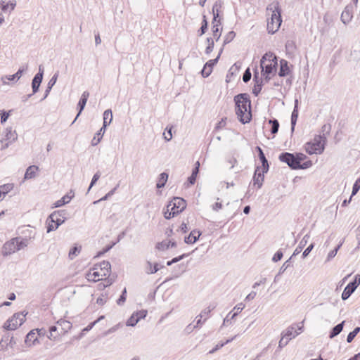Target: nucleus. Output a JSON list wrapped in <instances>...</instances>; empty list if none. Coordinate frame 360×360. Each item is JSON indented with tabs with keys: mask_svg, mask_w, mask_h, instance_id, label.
<instances>
[{
	"mask_svg": "<svg viewBox=\"0 0 360 360\" xmlns=\"http://www.w3.org/2000/svg\"><path fill=\"white\" fill-rule=\"evenodd\" d=\"M236 114L243 124L249 123L252 119L251 101L247 94H239L234 97Z\"/></svg>",
	"mask_w": 360,
	"mask_h": 360,
	"instance_id": "f257e3e1",
	"label": "nucleus"
},
{
	"mask_svg": "<svg viewBox=\"0 0 360 360\" xmlns=\"http://www.w3.org/2000/svg\"><path fill=\"white\" fill-rule=\"evenodd\" d=\"M278 65V59L276 55L271 52L266 53L261 58L260 68L262 73L266 80H269V75L276 72Z\"/></svg>",
	"mask_w": 360,
	"mask_h": 360,
	"instance_id": "f03ea898",
	"label": "nucleus"
},
{
	"mask_svg": "<svg viewBox=\"0 0 360 360\" xmlns=\"http://www.w3.org/2000/svg\"><path fill=\"white\" fill-rule=\"evenodd\" d=\"M271 10L272 13L270 20L267 22V30L270 34H274L280 27L281 19V10L279 8L278 4L271 5Z\"/></svg>",
	"mask_w": 360,
	"mask_h": 360,
	"instance_id": "7ed1b4c3",
	"label": "nucleus"
},
{
	"mask_svg": "<svg viewBox=\"0 0 360 360\" xmlns=\"http://www.w3.org/2000/svg\"><path fill=\"white\" fill-rule=\"evenodd\" d=\"M326 138L324 135L316 136L313 141L307 142L305 144V151L309 154H321L325 148Z\"/></svg>",
	"mask_w": 360,
	"mask_h": 360,
	"instance_id": "20e7f679",
	"label": "nucleus"
},
{
	"mask_svg": "<svg viewBox=\"0 0 360 360\" xmlns=\"http://www.w3.org/2000/svg\"><path fill=\"white\" fill-rule=\"evenodd\" d=\"M65 210H58L51 213L46 219L47 233L56 230L65 221Z\"/></svg>",
	"mask_w": 360,
	"mask_h": 360,
	"instance_id": "39448f33",
	"label": "nucleus"
},
{
	"mask_svg": "<svg viewBox=\"0 0 360 360\" xmlns=\"http://www.w3.org/2000/svg\"><path fill=\"white\" fill-rule=\"evenodd\" d=\"M26 314L15 313L11 319L6 321L4 324V328L7 330H15L18 326H21L25 321Z\"/></svg>",
	"mask_w": 360,
	"mask_h": 360,
	"instance_id": "423d86ee",
	"label": "nucleus"
},
{
	"mask_svg": "<svg viewBox=\"0 0 360 360\" xmlns=\"http://www.w3.org/2000/svg\"><path fill=\"white\" fill-rule=\"evenodd\" d=\"M360 284V275L356 274L354 276V279L353 281L349 282L347 285L344 289L341 297L342 300H347L351 295L355 291V290L357 288V287Z\"/></svg>",
	"mask_w": 360,
	"mask_h": 360,
	"instance_id": "0eeeda50",
	"label": "nucleus"
},
{
	"mask_svg": "<svg viewBox=\"0 0 360 360\" xmlns=\"http://www.w3.org/2000/svg\"><path fill=\"white\" fill-rule=\"evenodd\" d=\"M295 158L296 156H295L294 153L283 152L279 155L278 160L282 162L286 163L290 169H297L298 165H297V162L295 160Z\"/></svg>",
	"mask_w": 360,
	"mask_h": 360,
	"instance_id": "6e6552de",
	"label": "nucleus"
},
{
	"mask_svg": "<svg viewBox=\"0 0 360 360\" xmlns=\"http://www.w3.org/2000/svg\"><path fill=\"white\" fill-rule=\"evenodd\" d=\"M44 72V67L40 65L39 67V72L34 75L32 80V94H35L39 91V86L43 80Z\"/></svg>",
	"mask_w": 360,
	"mask_h": 360,
	"instance_id": "1a4fd4ad",
	"label": "nucleus"
},
{
	"mask_svg": "<svg viewBox=\"0 0 360 360\" xmlns=\"http://www.w3.org/2000/svg\"><path fill=\"white\" fill-rule=\"evenodd\" d=\"M186 207V200L181 198L176 197L169 202L167 207L169 208L172 211H178V214L184 210Z\"/></svg>",
	"mask_w": 360,
	"mask_h": 360,
	"instance_id": "9d476101",
	"label": "nucleus"
},
{
	"mask_svg": "<svg viewBox=\"0 0 360 360\" xmlns=\"http://www.w3.org/2000/svg\"><path fill=\"white\" fill-rule=\"evenodd\" d=\"M297 330L295 329L294 326H291L288 327L285 331L282 333V335L288 339L289 341L292 339L297 336L300 333L302 332L303 324L302 323H299L297 326Z\"/></svg>",
	"mask_w": 360,
	"mask_h": 360,
	"instance_id": "9b49d317",
	"label": "nucleus"
},
{
	"mask_svg": "<svg viewBox=\"0 0 360 360\" xmlns=\"http://www.w3.org/2000/svg\"><path fill=\"white\" fill-rule=\"evenodd\" d=\"M28 65L26 64L25 66L20 67L16 73L12 75H5L1 77V81L3 84H7L8 82L6 80H8L11 82H17L20 79L22 75L27 70Z\"/></svg>",
	"mask_w": 360,
	"mask_h": 360,
	"instance_id": "f8f14e48",
	"label": "nucleus"
},
{
	"mask_svg": "<svg viewBox=\"0 0 360 360\" xmlns=\"http://www.w3.org/2000/svg\"><path fill=\"white\" fill-rule=\"evenodd\" d=\"M264 174L259 166H257L252 178L253 186H257V188L262 186L264 180Z\"/></svg>",
	"mask_w": 360,
	"mask_h": 360,
	"instance_id": "ddd939ff",
	"label": "nucleus"
},
{
	"mask_svg": "<svg viewBox=\"0 0 360 360\" xmlns=\"http://www.w3.org/2000/svg\"><path fill=\"white\" fill-rule=\"evenodd\" d=\"M89 96V93L87 91H85L82 93L81 98L77 104L78 113H77L76 117L75 118V120L71 123V125H72L76 122L77 119L79 117V116L80 115V114L84 109Z\"/></svg>",
	"mask_w": 360,
	"mask_h": 360,
	"instance_id": "4468645a",
	"label": "nucleus"
},
{
	"mask_svg": "<svg viewBox=\"0 0 360 360\" xmlns=\"http://www.w3.org/2000/svg\"><path fill=\"white\" fill-rule=\"evenodd\" d=\"M245 308V304L243 303H239L235 306L233 308V311H236L233 314H231V312H229L227 316L225 317L223 321V326L231 323V320L234 319L236 316L240 313L243 309Z\"/></svg>",
	"mask_w": 360,
	"mask_h": 360,
	"instance_id": "2eb2a0df",
	"label": "nucleus"
},
{
	"mask_svg": "<svg viewBox=\"0 0 360 360\" xmlns=\"http://www.w3.org/2000/svg\"><path fill=\"white\" fill-rule=\"evenodd\" d=\"M16 240L17 239L13 238L11 240L4 243L3 248H2L3 255L7 256V255L14 253L15 252L17 251V248L15 245V243L17 241Z\"/></svg>",
	"mask_w": 360,
	"mask_h": 360,
	"instance_id": "dca6fc26",
	"label": "nucleus"
},
{
	"mask_svg": "<svg viewBox=\"0 0 360 360\" xmlns=\"http://www.w3.org/2000/svg\"><path fill=\"white\" fill-rule=\"evenodd\" d=\"M352 10V6L351 5H347L342 11L340 20L345 25L348 24L352 20L353 18Z\"/></svg>",
	"mask_w": 360,
	"mask_h": 360,
	"instance_id": "f3484780",
	"label": "nucleus"
},
{
	"mask_svg": "<svg viewBox=\"0 0 360 360\" xmlns=\"http://www.w3.org/2000/svg\"><path fill=\"white\" fill-rule=\"evenodd\" d=\"M98 267H99L101 269V271H103L101 276H110L111 264L109 262L103 261L99 264H96L94 269H97Z\"/></svg>",
	"mask_w": 360,
	"mask_h": 360,
	"instance_id": "a211bd4d",
	"label": "nucleus"
},
{
	"mask_svg": "<svg viewBox=\"0 0 360 360\" xmlns=\"http://www.w3.org/2000/svg\"><path fill=\"white\" fill-rule=\"evenodd\" d=\"M201 235V232L196 229L193 230L188 236L184 238V242L186 244H193L195 243L199 238Z\"/></svg>",
	"mask_w": 360,
	"mask_h": 360,
	"instance_id": "6ab92c4d",
	"label": "nucleus"
},
{
	"mask_svg": "<svg viewBox=\"0 0 360 360\" xmlns=\"http://www.w3.org/2000/svg\"><path fill=\"white\" fill-rule=\"evenodd\" d=\"M176 242L174 240H162L157 243L156 248L158 250L164 251L168 250L169 248H176Z\"/></svg>",
	"mask_w": 360,
	"mask_h": 360,
	"instance_id": "aec40b11",
	"label": "nucleus"
},
{
	"mask_svg": "<svg viewBox=\"0 0 360 360\" xmlns=\"http://www.w3.org/2000/svg\"><path fill=\"white\" fill-rule=\"evenodd\" d=\"M290 70L288 66V62L285 59L280 60V69L278 75L280 77H285L290 74Z\"/></svg>",
	"mask_w": 360,
	"mask_h": 360,
	"instance_id": "412c9836",
	"label": "nucleus"
},
{
	"mask_svg": "<svg viewBox=\"0 0 360 360\" xmlns=\"http://www.w3.org/2000/svg\"><path fill=\"white\" fill-rule=\"evenodd\" d=\"M38 170L39 167L37 165L29 166L25 171L24 179L27 180L35 178Z\"/></svg>",
	"mask_w": 360,
	"mask_h": 360,
	"instance_id": "4be33fe9",
	"label": "nucleus"
},
{
	"mask_svg": "<svg viewBox=\"0 0 360 360\" xmlns=\"http://www.w3.org/2000/svg\"><path fill=\"white\" fill-rule=\"evenodd\" d=\"M298 118V101L296 99L295 101L294 109L291 114V131L292 133L295 130V127Z\"/></svg>",
	"mask_w": 360,
	"mask_h": 360,
	"instance_id": "5701e85b",
	"label": "nucleus"
},
{
	"mask_svg": "<svg viewBox=\"0 0 360 360\" xmlns=\"http://www.w3.org/2000/svg\"><path fill=\"white\" fill-rule=\"evenodd\" d=\"M72 191H70V193L65 195L60 200L56 201L53 204L54 207H60L68 203L72 200V198L74 197V194L70 195V193H72Z\"/></svg>",
	"mask_w": 360,
	"mask_h": 360,
	"instance_id": "b1692460",
	"label": "nucleus"
},
{
	"mask_svg": "<svg viewBox=\"0 0 360 360\" xmlns=\"http://www.w3.org/2000/svg\"><path fill=\"white\" fill-rule=\"evenodd\" d=\"M345 323V321H342L341 323L334 326L330 331L329 338L330 339H333L337 335H338L342 331Z\"/></svg>",
	"mask_w": 360,
	"mask_h": 360,
	"instance_id": "393cba45",
	"label": "nucleus"
},
{
	"mask_svg": "<svg viewBox=\"0 0 360 360\" xmlns=\"http://www.w3.org/2000/svg\"><path fill=\"white\" fill-rule=\"evenodd\" d=\"M17 139H18V135H17L15 131H13L11 127L6 128L4 139L7 141H9V143H13L15 141H16Z\"/></svg>",
	"mask_w": 360,
	"mask_h": 360,
	"instance_id": "a878e982",
	"label": "nucleus"
},
{
	"mask_svg": "<svg viewBox=\"0 0 360 360\" xmlns=\"http://www.w3.org/2000/svg\"><path fill=\"white\" fill-rule=\"evenodd\" d=\"M309 238V235H308V234H306L302 238V239L300 240L298 246L295 250L292 257L297 255L298 254H300L301 252V251L302 250L303 248L307 244Z\"/></svg>",
	"mask_w": 360,
	"mask_h": 360,
	"instance_id": "bb28decb",
	"label": "nucleus"
},
{
	"mask_svg": "<svg viewBox=\"0 0 360 360\" xmlns=\"http://www.w3.org/2000/svg\"><path fill=\"white\" fill-rule=\"evenodd\" d=\"M112 120V113L110 109L105 110L103 112V129H105Z\"/></svg>",
	"mask_w": 360,
	"mask_h": 360,
	"instance_id": "cd10ccee",
	"label": "nucleus"
},
{
	"mask_svg": "<svg viewBox=\"0 0 360 360\" xmlns=\"http://www.w3.org/2000/svg\"><path fill=\"white\" fill-rule=\"evenodd\" d=\"M14 239H17L16 242L15 243V245L17 248V251H19L24 248L27 247L28 245L29 239L27 238H21V237H16L14 238Z\"/></svg>",
	"mask_w": 360,
	"mask_h": 360,
	"instance_id": "c85d7f7f",
	"label": "nucleus"
},
{
	"mask_svg": "<svg viewBox=\"0 0 360 360\" xmlns=\"http://www.w3.org/2000/svg\"><path fill=\"white\" fill-rule=\"evenodd\" d=\"M15 6H16L15 1L6 2L4 0H2L0 2V9H1V11L4 12L6 11L8 8H10L11 11L14 10Z\"/></svg>",
	"mask_w": 360,
	"mask_h": 360,
	"instance_id": "c756f323",
	"label": "nucleus"
},
{
	"mask_svg": "<svg viewBox=\"0 0 360 360\" xmlns=\"http://www.w3.org/2000/svg\"><path fill=\"white\" fill-rule=\"evenodd\" d=\"M105 129H103V127L98 131L96 136L91 140V145L93 146H95L100 143L101 140L102 139L105 134Z\"/></svg>",
	"mask_w": 360,
	"mask_h": 360,
	"instance_id": "7c9ffc66",
	"label": "nucleus"
},
{
	"mask_svg": "<svg viewBox=\"0 0 360 360\" xmlns=\"http://www.w3.org/2000/svg\"><path fill=\"white\" fill-rule=\"evenodd\" d=\"M168 174L166 172H162L159 175L158 181L156 184V187L158 188H161L165 186L168 179Z\"/></svg>",
	"mask_w": 360,
	"mask_h": 360,
	"instance_id": "2f4dec72",
	"label": "nucleus"
},
{
	"mask_svg": "<svg viewBox=\"0 0 360 360\" xmlns=\"http://www.w3.org/2000/svg\"><path fill=\"white\" fill-rule=\"evenodd\" d=\"M258 157L262 163V166L260 167L263 170V173H267L269 169V165L264 153L258 155Z\"/></svg>",
	"mask_w": 360,
	"mask_h": 360,
	"instance_id": "473e14b6",
	"label": "nucleus"
},
{
	"mask_svg": "<svg viewBox=\"0 0 360 360\" xmlns=\"http://www.w3.org/2000/svg\"><path fill=\"white\" fill-rule=\"evenodd\" d=\"M37 340V338L36 333L34 332V330H32L27 334L25 342L27 345L30 346L34 344Z\"/></svg>",
	"mask_w": 360,
	"mask_h": 360,
	"instance_id": "72a5a7b5",
	"label": "nucleus"
},
{
	"mask_svg": "<svg viewBox=\"0 0 360 360\" xmlns=\"http://www.w3.org/2000/svg\"><path fill=\"white\" fill-rule=\"evenodd\" d=\"M57 323L61 326V330L63 333H67L72 328V323L66 320L60 319Z\"/></svg>",
	"mask_w": 360,
	"mask_h": 360,
	"instance_id": "f704fd0d",
	"label": "nucleus"
},
{
	"mask_svg": "<svg viewBox=\"0 0 360 360\" xmlns=\"http://www.w3.org/2000/svg\"><path fill=\"white\" fill-rule=\"evenodd\" d=\"M268 123L271 125V133L272 134H276L279 129V122L276 119H270L268 121Z\"/></svg>",
	"mask_w": 360,
	"mask_h": 360,
	"instance_id": "c9c22d12",
	"label": "nucleus"
},
{
	"mask_svg": "<svg viewBox=\"0 0 360 360\" xmlns=\"http://www.w3.org/2000/svg\"><path fill=\"white\" fill-rule=\"evenodd\" d=\"M222 52H223V48H221L220 50H219V52L218 53V56H217V58H214V59H212V60H208L205 64V65L207 66V68H211V70H212L213 67L218 63L219 59Z\"/></svg>",
	"mask_w": 360,
	"mask_h": 360,
	"instance_id": "e433bc0d",
	"label": "nucleus"
},
{
	"mask_svg": "<svg viewBox=\"0 0 360 360\" xmlns=\"http://www.w3.org/2000/svg\"><path fill=\"white\" fill-rule=\"evenodd\" d=\"M13 188V184H6L2 186H0V198L3 195L4 196L8 192H10Z\"/></svg>",
	"mask_w": 360,
	"mask_h": 360,
	"instance_id": "4c0bfd02",
	"label": "nucleus"
},
{
	"mask_svg": "<svg viewBox=\"0 0 360 360\" xmlns=\"http://www.w3.org/2000/svg\"><path fill=\"white\" fill-rule=\"evenodd\" d=\"M343 242L344 240H342V241L340 242V243L335 248L334 250H331L330 252H329V253L328 254V256H327V259H326V261L327 262H329L333 258H334L335 257V255H337V252L338 251V250L340 248V247L343 244Z\"/></svg>",
	"mask_w": 360,
	"mask_h": 360,
	"instance_id": "58836bf2",
	"label": "nucleus"
},
{
	"mask_svg": "<svg viewBox=\"0 0 360 360\" xmlns=\"http://www.w3.org/2000/svg\"><path fill=\"white\" fill-rule=\"evenodd\" d=\"M208 27V22L207 20L206 16L203 15L202 21L201 23V27L200 30H198V35L202 36L203 35L207 30Z\"/></svg>",
	"mask_w": 360,
	"mask_h": 360,
	"instance_id": "ea45409f",
	"label": "nucleus"
},
{
	"mask_svg": "<svg viewBox=\"0 0 360 360\" xmlns=\"http://www.w3.org/2000/svg\"><path fill=\"white\" fill-rule=\"evenodd\" d=\"M236 37V33L235 32L233 31H230L229 32L226 36L224 37V43H223V46L221 48L224 49V47L228 44L229 43H230Z\"/></svg>",
	"mask_w": 360,
	"mask_h": 360,
	"instance_id": "a19ab883",
	"label": "nucleus"
},
{
	"mask_svg": "<svg viewBox=\"0 0 360 360\" xmlns=\"http://www.w3.org/2000/svg\"><path fill=\"white\" fill-rule=\"evenodd\" d=\"M263 86V82L262 80L257 81V82H255V86L252 89V94L257 96L260 93L262 88Z\"/></svg>",
	"mask_w": 360,
	"mask_h": 360,
	"instance_id": "79ce46f5",
	"label": "nucleus"
},
{
	"mask_svg": "<svg viewBox=\"0 0 360 360\" xmlns=\"http://www.w3.org/2000/svg\"><path fill=\"white\" fill-rule=\"evenodd\" d=\"M360 332V327H356L352 332H350L347 337V342L351 343L356 335Z\"/></svg>",
	"mask_w": 360,
	"mask_h": 360,
	"instance_id": "37998d69",
	"label": "nucleus"
},
{
	"mask_svg": "<svg viewBox=\"0 0 360 360\" xmlns=\"http://www.w3.org/2000/svg\"><path fill=\"white\" fill-rule=\"evenodd\" d=\"M148 267L146 269V273L148 274H152L156 273L159 270L158 264L155 263L153 266H152V264L150 262H147Z\"/></svg>",
	"mask_w": 360,
	"mask_h": 360,
	"instance_id": "c03bdc74",
	"label": "nucleus"
},
{
	"mask_svg": "<svg viewBox=\"0 0 360 360\" xmlns=\"http://www.w3.org/2000/svg\"><path fill=\"white\" fill-rule=\"evenodd\" d=\"M82 249L81 246H74L70 250L69 257L70 259H73L75 257L79 255Z\"/></svg>",
	"mask_w": 360,
	"mask_h": 360,
	"instance_id": "a18cd8bd",
	"label": "nucleus"
},
{
	"mask_svg": "<svg viewBox=\"0 0 360 360\" xmlns=\"http://www.w3.org/2000/svg\"><path fill=\"white\" fill-rule=\"evenodd\" d=\"M102 274H100L98 271H94L93 273H89L87 274V279L90 281L96 282L100 280V276H101Z\"/></svg>",
	"mask_w": 360,
	"mask_h": 360,
	"instance_id": "49530a36",
	"label": "nucleus"
},
{
	"mask_svg": "<svg viewBox=\"0 0 360 360\" xmlns=\"http://www.w3.org/2000/svg\"><path fill=\"white\" fill-rule=\"evenodd\" d=\"M207 42L208 44L207 46L205 49V53L209 55L213 51L214 42L212 38L207 37Z\"/></svg>",
	"mask_w": 360,
	"mask_h": 360,
	"instance_id": "de8ad7c7",
	"label": "nucleus"
},
{
	"mask_svg": "<svg viewBox=\"0 0 360 360\" xmlns=\"http://www.w3.org/2000/svg\"><path fill=\"white\" fill-rule=\"evenodd\" d=\"M139 321V318L136 317L133 313L132 315L127 319L126 325L127 326H135Z\"/></svg>",
	"mask_w": 360,
	"mask_h": 360,
	"instance_id": "09e8293b",
	"label": "nucleus"
},
{
	"mask_svg": "<svg viewBox=\"0 0 360 360\" xmlns=\"http://www.w3.org/2000/svg\"><path fill=\"white\" fill-rule=\"evenodd\" d=\"M236 337V335L234 336L233 338H231V339H228L224 342H221V343L217 344L212 350L210 351V354H213L214 352H215L216 351H217L218 349H219L220 348L224 347L225 345L232 342L235 339Z\"/></svg>",
	"mask_w": 360,
	"mask_h": 360,
	"instance_id": "8fccbe9b",
	"label": "nucleus"
},
{
	"mask_svg": "<svg viewBox=\"0 0 360 360\" xmlns=\"http://www.w3.org/2000/svg\"><path fill=\"white\" fill-rule=\"evenodd\" d=\"M101 176V172L98 171L94 174V175L92 177V179L91 181L90 185L88 188V192L91 190V188L96 184L98 180L99 179Z\"/></svg>",
	"mask_w": 360,
	"mask_h": 360,
	"instance_id": "3c124183",
	"label": "nucleus"
},
{
	"mask_svg": "<svg viewBox=\"0 0 360 360\" xmlns=\"http://www.w3.org/2000/svg\"><path fill=\"white\" fill-rule=\"evenodd\" d=\"M215 308V306H209L207 308L203 309L200 315L196 317L198 319V317L202 318L203 316H208L210 312Z\"/></svg>",
	"mask_w": 360,
	"mask_h": 360,
	"instance_id": "603ef678",
	"label": "nucleus"
},
{
	"mask_svg": "<svg viewBox=\"0 0 360 360\" xmlns=\"http://www.w3.org/2000/svg\"><path fill=\"white\" fill-rule=\"evenodd\" d=\"M126 298H127V289L124 288L123 289L122 294L120 296L119 299L117 300V304L118 305H123L126 301Z\"/></svg>",
	"mask_w": 360,
	"mask_h": 360,
	"instance_id": "864d4df0",
	"label": "nucleus"
},
{
	"mask_svg": "<svg viewBox=\"0 0 360 360\" xmlns=\"http://www.w3.org/2000/svg\"><path fill=\"white\" fill-rule=\"evenodd\" d=\"M178 214V211H172L169 208L167 207V211L164 212V217L167 219H170Z\"/></svg>",
	"mask_w": 360,
	"mask_h": 360,
	"instance_id": "5fc2aeb1",
	"label": "nucleus"
},
{
	"mask_svg": "<svg viewBox=\"0 0 360 360\" xmlns=\"http://www.w3.org/2000/svg\"><path fill=\"white\" fill-rule=\"evenodd\" d=\"M223 2L221 0L217 1L212 6V13H221V8H222Z\"/></svg>",
	"mask_w": 360,
	"mask_h": 360,
	"instance_id": "6e6d98bb",
	"label": "nucleus"
},
{
	"mask_svg": "<svg viewBox=\"0 0 360 360\" xmlns=\"http://www.w3.org/2000/svg\"><path fill=\"white\" fill-rule=\"evenodd\" d=\"M292 257L291 256L288 260H287V261H285V262H284V264H283L282 265V266L280 268V269H279V272H278V274L276 276V278L278 275H280V274H281L284 273V271H285V270H286V269L290 266V259H292Z\"/></svg>",
	"mask_w": 360,
	"mask_h": 360,
	"instance_id": "4d7b16f0",
	"label": "nucleus"
},
{
	"mask_svg": "<svg viewBox=\"0 0 360 360\" xmlns=\"http://www.w3.org/2000/svg\"><path fill=\"white\" fill-rule=\"evenodd\" d=\"M116 243H112L111 245H107L101 251L98 252L97 255L95 256V257H99L108 252L115 245Z\"/></svg>",
	"mask_w": 360,
	"mask_h": 360,
	"instance_id": "13d9d810",
	"label": "nucleus"
},
{
	"mask_svg": "<svg viewBox=\"0 0 360 360\" xmlns=\"http://www.w3.org/2000/svg\"><path fill=\"white\" fill-rule=\"evenodd\" d=\"M311 165H312L311 160H307V161L304 162L303 163L301 162L300 165H298V167L297 168V169H308V168L311 167Z\"/></svg>",
	"mask_w": 360,
	"mask_h": 360,
	"instance_id": "bf43d9fd",
	"label": "nucleus"
},
{
	"mask_svg": "<svg viewBox=\"0 0 360 360\" xmlns=\"http://www.w3.org/2000/svg\"><path fill=\"white\" fill-rule=\"evenodd\" d=\"M58 77V72H56L53 75V76L51 77V79L49 80L48 85H47L49 86V89H51L52 87L55 85V84L57 82Z\"/></svg>",
	"mask_w": 360,
	"mask_h": 360,
	"instance_id": "052dcab7",
	"label": "nucleus"
},
{
	"mask_svg": "<svg viewBox=\"0 0 360 360\" xmlns=\"http://www.w3.org/2000/svg\"><path fill=\"white\" fill-rule=\"evenodd\" d=\"M221 30H222V28H221ZM212 30L213 37L215 39V40L217 41H219V39H220V37H221L220 28L214 27V28H212Z\"/></svg>",
	"mask_w": 360,
	"mask_h": 360,
	"instance_id": "680f3d73",
	"label": "nucleus"
},
{
	"mask_svg": "<svg viewBox=\"0 0 360 360\" xmlns=\"http://www.w3.org/2000/svg\"><path fill=\"white\" fill-rule=\"evenodd\" d=\"M294 154L295 156H296L295 160L297 162V165H300L302 161H304L307 158V156L302 153H297Z\"/></svg>",
	"mask_w": 360,
	"mask_h": 360,
	"instance_id": "e2e57ef3",
	"label": "nucleus"
},
{
	"mask_svg": "<svg viewBox=\"0 0 360 360\" xmlns=\"http://www.w3.org/2000/svg\"><path fill=\"white\" fill-rule=\"evenodd\" d=\"M251 77H252V75H251L250 70L249 68H248L247 70H245V71L243 73V81L245 83H247L250 80Z\"/></svg>",
	"mask_w": 360,
	"mask_h": 360,
	"instance_id": "0e129e2a",
	"label": "nucleus"
},
{
	"mask_svg": "<svg viewBox=\"0 0 360 360\" xmlns=\"http://www.w3.org/2000/svg\"><path fill=\"white\" fill-rule=\"evenodd\" d=\"M148 311L146 310H140L134 313L136 317L139 318V320L144 319L147 316Z\"/></svg>",
	"mask_w": 360,
	"mask_h": 360,
	"instance_id": "69168bd1",
	"label": "nucleus"
},
{
	"mask_svg": "<svg viewBox=\"0 0 360 360\" xmlns=\"http://www.w3.org/2000/svg\"><path fill=\"white\" fill-rule=\"evenodd\" d=\"M283 256V252L281 250H279L274 254V255L272 258V260L274 262H277L282 259Z\"/></svg>",
	"mask_w": 360,
	"mask_h": 360,
	"instance_id": "338daca9",
	"label": "nucleus"
},
{
	"mask_svg": "<svg viewBox=\"0 0 360 360\" xmlns=\"http://www.w3.org/2000/svg\"><path fill=\"white\" fill-rule=\"evenodd\" d=\"M212 70L211 68H207V66L204 65L202 70H201V74L203 77H207L210 75Z\"/></svg>",
	"mask_w": 360,
	"mask_h": 360,
	"instance_id": "774afa93",
	"label": "nucleus"
}]
</instances>
